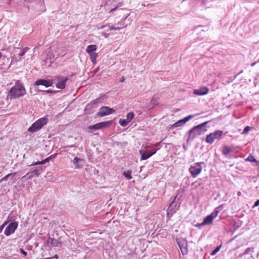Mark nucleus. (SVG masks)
I'll return each instance as SVG.
<instances>
[{
    "label": "nucleus",
    "instance_id": "6e6d98bb",
    "mask_svg": "<svg viewBox=\"0 0 259 259\" xmlns=\"http://www.w3.org/2000/svg\"><path fill=\"white\" fill-rule=\"evenodd\" d=\"M10 178V179H13V178H12V177H10V178Z\"/></svg>",
    "mask_w": 259,
    "mask_h": 259
},
{
    "label": "nucleus",
    "instance_id": "4468645a",
    "mask_svg": "<svg viewBox=\"0 0 259 259\" xmlns=\"http://www.w3.org/2000/svg\"><path fill=\"white\" fill-rule=\"evenodd\" d=\"M209 92V89L206 87H202L198 89L194 90V94L202 96L206 95Z\"/></svg>",
    "mask_w": 259,
    "mask_h": 259
},
{
    "label": "nucleus",
    "instance_id": "3c124183",
    "mask_svg": "<svg viewBox=\"0 0 259 259\" xmlns=\"http://www.w3.org/2000/svg\"><path fill=\"white\" fill-rule=\"evenodd\" d=\"M255 64H256V62H254V63L251 64V66H253Z\"/></svg>",
    "mask_w": 259,
    "mask_h": 259
},
{
    "label": "nucleus",
    "instance_id": "de8ad7c7",
    "mask_svg": "<svg viewBox=\"0 0 259 259\" xmlns=\"http://www.w3.org/2000/svg\"><path fill=\"white\" fill-rule=\"evenodd\" d=\"M237 195L240 196L241 195V192L239 191L238 193H237Z\"/></svg>",
    "mask_w": 259,
    "mask_h": 259
},
{
    "label": "nucleus",
    "instance_id": "7c9ffc66",
    "mask_svg": "<svg viewBox=\"0 0 259 259\" xmlns=\"http://www.w3.org/2000/svg\"><path fill=\"white\" fill-rule=\"evenodd\" d=\"M129 14H128L123 19H122L121 21L118 22L117 23V25H119V27L124 26L125 27L126 26L124 25V20L127 18V17L128 16Z\"/></svg>",
    "mask_w": 259,
    "mask_h": 259
},
{
    "label": "nucleus",
    "instance_id": "864d4df0",
    "mask_svg": "<svg viewBox=\"0 0 259 259\" xmlns=\"http://www.w3.org/2000/svg\"><path fill=\"white\" fill-rule=\"evenodd\" d=\"M2 53L0 52V59L2 58Z\"/></svg>",
    "mask_w": 259,
    "mask_h": 259
},
{
    "label": "nucleus",
    "instance_id": "49530a36",
    "mask_svg": "<svg viewBox=\"0 0 259 259\" xmlns=\"http://www.w3.org/2000/svg\"><path fill=\"white\" fill-rule=\"evenodd\" d=\"M51 258H56V259H58V258H59V256H58V255L56 254V255H55L53 257H51Z\"/></svg>",
    "mask_w": 259,
    "mask_h": 259
},
{
    "label": "nucleus",
    "instance_id": "f257e3e1",
    "mask_svg": "<svg viewBox=\"0 0 259 259\" xmlns=\"http://www.w3.org/2000/svg\"><path fill=\"white\" fill-rule=\"evenodd\" d=\"M9 94L11 99H17L26 94V90L23 84L19 80H17L10 90Z\"/></svg>",
    "mask_w": 259,
    "mask_h": 259
},
{
    "label": "nucleus",
    "instance_id": "f3484780",
    "mask_svg": "<svg viewBox=\"0 0 259 259\" xmlns=\"http://www.w3.org/2000/svg\"><path fill=\"white\" fill-rule=\"evenodd\" d=\"M140 153H141V159L142 160H146L149 157H150L152 155L151 152L149 151H146L142 153V151H140Z\"/></svg>",
    "mask_w": 259,
    "mask_h": 259
},
{
    "label": "nucleus",
    "instance_id": "5701e85b",
    "mask_svg": "<svg viewBox=\"0 0 259 259\" xmlns=\"http://www.w3.org/2000/svg\"><path fill=\"white\" fill-rule=\"evenodd\" d=\"M16 174V172L14 173H10L5 176L4 177L2 178L0 180V183L2 181H7L9 179L10 177H12V178H14V176Z\"/></svg>",
    "mask_w": 259,
    "mask_h": 259
},
{
    "label": "nucleus",
    "instance_id": "1a4fd4ad",
    "mask_svg": "<svg viewBox=\"0 0 259 259\" xmlns=\"http://www.w3.org/2000/svg\"><path fill=\"white\" fill-rule=\"evenodd\" d=\"M115 112V110L113 108H111L107 106H103L100 108L99 112L97 113V115L103 117L112 114Z\"/></svg>",
    "mask_w": 259,
    "mask_h": 259
},
{
    "label": "nucleus",
    "instance_id": "473e14b6",
    "mask_svg": "<svg viewBox=\"0 0 259 259\" xmlns=\"http://www.w3.org/2000/svg\"><path fill=\"white\" fill-rule=\"evenodd\" d=\"M221 246L217 247L210 253L211 255H215L220 249Z\"/></svg>",
    "mask_w": 259,
    "mask_h": 259
},
{
    "label": "nucleus",
    "instance_id": "a18cd8bd",
    "mask_svg": "<svg viewBox=\"0 0 259 259\" xmlns=\"http://www.w3.org/2000/svg\"><path fill=\"white\" fill-rule=\"evenodd\" d=\"M125 80V78L124 76H122L120 79V82H122Z\"/></svg>",
    "mask_w": 259,
    "mask_h": 259
},
{
    "label": "nucleus",
    "instance_id": "412c9836",
    "mask_svg": "<svg viewBox=\"0 0 259 259\" xmlns=\"http://www.w3.org/2000/svg\"><path fill=\"white\" fill-rule=\"evenodd\" d=\"M231 149L226 146H224L222 147V152L225 156H227L229 153L231 152Z\"/></svg>",
    "mask_w": 259,
    "mask_h": 259
},
{
    "label": "nucleus",
    "instance_id": "9b49d317",
    "mask_svg": "<svg viewBox=\"0 0 259 259\" xmlns=\"http://www.w3.org/2000/svg\"><path fill=\"white\" fill-rule=\"evenodd\" d=\"M110 121L101 122L93 125L88 126V128L90 130H98L106 127L110 125Z\"/></svg>",
    "mask_w": 259,
    "mask_h": 259
},
{
    "label": "nucleus",
    "instance_id": "a211bd4d",
    "mask_svg": "<svg viewBox=\"0 0 259 259\" xmlns=\"http://www.w3.org/2000/svg\"><path fill=\"white\" fill-rule=\"evenodd\" d=\"M158 96L156 95H155L150 101V104L152 105V106L150 107L149 108L151 109L153 107L154 105H157L158 104Z\"/></svg>",
    "mask_w": 259,
    "mask_h": 259
},
{
    "label": "nucleus",
    "instance_id": "39448f33",
    "mask_svg": "<svg viewBox=\"0 0 259 259\" xmlns=\"http://www.w3.org/2000/svg\"><path fill=\"white\" fill-rule=\"evenodd\" d=\"M203 163V162H196L190 167L189 171L193 178H196L201 172V164Z\"/></svg>",
    "mask_w": 259,
    "mask_h": 259
},
{
    "label": "nucleus",
    "instance_id": "9d476101",
    "mask_svg": "<svg viewBox=\"0 0 259 259\" xmlns=\"http://www.w3.org/2000/svg\"><path fill=\"white\" fill-rule=\"evenodd\" d=\"M18 225V224L16 222H12L10 223L5 230V234L7 236H9L11 234L14 233L16 229L17 228Z\"/></svg>",
    "mask_w": 259,
    "mask_h": 259
},
{
    "label": "nucleus",
    "instance_id": "5fc2aeb1",
    "mask_svg": "<svg viewBox=\"0 0 259 259\" xmlns=\"http://www.w3.org/2000/svg\"><path fill=\"white\" fill-rule=\"evenodd\" d=\"M198 224H197V225H196V226H197V227H200V226H202V225H198Z\"/></svg>",
    "mask_w": 259,
    "mask_h": 259
},
{
    "label": "nucleus",
    "instance_id": "72a5a7b5",
    "mask_svg": "<svg viewBox=\"0 0 259 259\" xmlns=\"http://www.w3.org/2000/svg\"><path fill=\"white\" fill-rule=\"evenodd\" d=\"M52 239L53 238H51V237L49 238L45 242V244L48 246L49 247H52V243H51V241L52 240Z\"/></svg>",
    "mask_w": 259,
    "mask_h": 259
},
{
    "label": "nucleus",
    "instance_id": "393cba45",
    "mask_svg": "<svg viewBox=\"0 0 259 259\" xmlns=\"http://www.w3.org/2000/svg\"><path fill=\"white\" fill-rule=\"evenodd\" d=\"M82 160L79 158H78L77 157H75L73 159V163L75 165V168L77 169V168H79L80 167V166L79 165V164H78V163L80 161H82Z\"/></svg>",
    "mask_w": 259,
    "mask_h": 259
},
{
    "label": "nucleus",
    "instance_id": "ddd939ff",
    "mask_svg": "<svg viewBox=\"0 0 259 259\" xmlns=\"http://www.w3.org/2000/svg\"><path fill=\"white\" fill-rule=\"evenodd\" d=\"M53 79H37L35 82L34 85H44L46 88L51 87L53 84Z\"/></svg>",
    "mask_w": 259,
    "mask_h": 259
},
{
    "label": "nucleus",
    "instance_id": "2eb2a0df",
    "mask_svg": "<svg viewBox=\"0 0 259 259\" xmlns=\"http://www.w3.org/2000/svg\"><path fill=\"white\" fill-rule=\"evenodd\" d=\"M41 167H39L37 168H35L33 170H30L29 172L26 174V175H29V174H33V176L35 175L38 177L41 172Z\"/></svg>",
    "mask_w": 259,
    "mask_h": 259
},
{
    "label": "nucleus",
    "instance_id": "20e7f679",
    "mask_svg": "<svg viewBox=\"0 0 259 259\" xmlns=\"http://www.w3.org/2000/svg\"><path fill=\"white\" fill-rule=\"evenodd\" d=\"M223 132L221 130H217L208 135L206 138V142L212 144L215 140H219L222 138Z\"/></svg>",
    "mask_w": 259,
    "mask_h": 259
},
{
    "label": "nucleus",
    "instance_id": "c85d7f7f",
    "mask_svg": "<svg viewBox=\"0 0 259 259\" xmlns=\"http://www.w3.org/2000/svg\"><path fill=\"white\" fill-rule=\"evenodd\" d=\"M123 175L125 177V178L127 180H131L132 178V176L131 175V171H130L124 172Z\"/></svg>",
    "mask_w": 259,
    "mask_h": 259
},
{
    "label": "nucleus",
    "instance_id": "7ed1b4c3",
    "mask_svg": "<svg viewBox=\"0 0 259 259\" xmlns=\"http://www.w3.org/2000/svg\"><path fill=\"white\" fill-rule=\"evenodd\" d=\"M48 118L46 117L38 119L28 128V132L34 133L40 130L48 122Z\"/></svg>",
    "mask_w": 259,
    "mask_h": 259
},
{
    "label": "nucleus",
    "instance_id": "58836bf2",
    "mask_svg": "<svg viewBox=\"0 0 259 259\" xmlns=\"http://www.w3.org/2000/svg\"><path fill=\"white\" fill-rule=\"evenodd\" d=\"M8 224V222H5L2 225L0 226V233L2 232L6 225Z\"/></svg>",
    "mask_w": 259,
    "mask_h": 259
},
{
    "label": "nucleus",
    "instance_id": "aec40b11",
    "mask_svg": "<svg viewBox=\"0 0 259 259\" xmlns=\"http://www.w3.org/2000/svg\"><path fill=\"white\" fill-rule=\"evenodd\" d=\"M176 205H174V201H172L169 205L168 209L167 211L168 213L171 214L176 211V209L174 208V206L176 207Z\"/></svg>",
    "mask_w": 259,
    "mask_h": 259
},
{
    "label": "nucleus",
    "instance_id": "f704fd0d",
    "mask_svg": "<svg viewBox=\"0 0 259 259\" xmlns=\"http://www.w3.org/2000/svg\"><path fill=\"white\" fill-rule=\"evenodd\" d=\"M122 6V3H120L118 4V5L115 7L113 9H112L110 10V13H112L113 12H114L115 11H116L117 10V9L118 8V7H120Z\"/></svg>",
    "mask_w": 259,
    "mask_h": 259
},
{
    "label": "nucleus",
    "instance_id": "6e6552de",
    "mask_svg": "<svg viewBox=\"0 0 259 259\" xmlns=\"http://www.w3.org/2000/svg\"><path fill=\"white\" fill-rule=\"evenodd\" d=\"M177 242L183 255L186 254L188 252L187 241L183 238H180L177 239Z\"/></svg>",
    "mask_w": 259,
    "mask_h": 259
},
{
    "label": "nucleus",
    "instance_id": "c03bdc74",
    "mask_svg": "<svg viewBox=\"0 0 259 259\" xmlns=\"http://www.w3.org/2000/svg\"><path fill=\"white\" fill-rule=\"evenodd\" d=\"M102 35L104 36L105 37L107 38L109 36V34L108 33H103L102 34Z\"/></svg>",
    "mask_w": 259,
    "mask_h": 259
},
{
    "label": "nucleus",
    "instance_id": "4be33fe9",
    "mask_svg": "<svg viewBox=\"0 0 259 259\" xmlns=\"http://www.w3.org/2000/svg\"><path fill=\"white\" fill-rule=\"evenodd\" d=\"M28 50V48L27 47L21 50V52L19 53V58L17 60V61H20L21 60V57L25 55V54L27 52Z\"/></svg>",
    "mask_w": 259,
    "mask_h": 259
},
{
    "label": "nucleus",
    "instance_id": "6ab92c4d",
    "mask_svg": "<svg viewBox=\"0 0 259 259\" xmlns=\"http://www.w3.org/2000/svg\"><path fill=\"white\" fill-rule=\"evenodd\" d=\"M52 243V247H60L62 245V243L59 240L53 238L51 241Z\"/></svg>",
    "mask_w": 259,
    "mask_h": 259
},
{
    "label": "nucleus",
    "instance_id": "a878e982",
    "mask_svg": "<svg viewBox=\"0 0 259 259\" xmlns=\"http://www.w3.org/2000/svg\"><path fill=\"white\" fill-rule=\"evenodd\" d=\"M49 158H46L45 159L42 160L41 161L34 162L32 164H31L30 165H39V164H44L46 162H49Z\"/></svg>",
    "mask_w": 259,
    "mask_h": 259
},
{
    "label": "nucleus",
    "instance_id": "cd10ccee",
    "mask_svg": "<svg viewBox=\"0 0 259 259\" xmlns=\"http://www.w3.org/2000/svg\"><path fill=\"white\" fill-rule=\"evenodd\" d=\"M100 102V99L99 98H97L93 101H92L90 104H89L88 105V106H93V107H97V106H95V105H96L97 104H98L99 102Z\"/></svg>",
    "mask_w": 259,
    "mask_h": 259
},
{
    "label": "nucleus",
    "instance_id": "c9c22d12",
    "mask_svg": "<svg viewBox=\"0 0 259 259\" xmlns=\"http://www.w3.org/2000/svg\"><path fill=\"white\" fill-rule=\"evenodd\" d=\"M247 160H248L249 161H251V162H253V161H255V158L252 156V155H249L246 159Z\"/></svg>",
    "mask_w": 259,
    "mask_h": 259
},
{
    "label": "nucleus",
    "instance_id": "ea45409f",
    "mask_svg": "<svg viewBox=\"0 0 259 259\" xmlns=\"http://www.w3.org/2000/svg\"><path fill=\"white\" fill-rule=\"evenodd\" d=\"M258 205H259V199L255 202L254 204H253V205L252 206V207L253 208L255 207H257Z\"/></svg>",
    "mask_w": 259,
    "mask_h": 259
},
{
    "label": "nucleus",
    "instance_id": "f03ea898",
    "mask_svg": "<svg viewBox=\"0 0 259 259\" xmlns=\"http://www.w3.org/2000/svg\"><path fill=\"white\" fill-rule=\"evenodd\" d=\"M207 122H203L193 127L189 132V140H193L196 137L204 134L206 131L205 126Z\"/></svg>",
    "mask_w": 259,
    "mask_h": 259
},
{
    "label": "nucleus",
    "instance_id": "a19ab883",
    "mask_svg": "<svg viewBox=\"0 0 259 259\" xmlns=\"http://www.w3.org/2000/svg\"><path fill=\"white\" fill-rule=\"evenodd\" d=\"M20 252L25 255H26L27 254V252L22 248L20 249Z\"/></svg>",
    "mask_w": 259,
    "mask_h": 259
},
{
    "label": "nucleus",
    "instance_id": "603ef678",
    "mask_svg": "<svg viewBox=\"0 0 259 259\" xmlns=\"http://www.w3.org/2000/svg\"><path fill=\"white\" fill-rule=\"evenodd\" d=\"M160 143H156L155 146H158L159 145Z\"/></svg>",
    "mask_w": 259,
    "mask_h": 259
},
{
    "label": "nucleus",
    "instance_id": "79ce46f5",
    "mask_svg": "<svg viewBox=\"0 0 259 259\" xmlns=\"http://www.w3.org/2000/svg\"><path fill=\"white\" fill-rule=\"evenodd\" d=\"M250 248H246V250H245V251L244 252V253H243V255L247 254L248 253V252L250 251Z\"/></svg>",
    "mask_w": 259,
    "mask_h": 259
},
{
    "label": "nucleus",
    "instance_id": "e433bc0d",
    "mask_svg": "<svg viewBox=\"0 0 259 259\" xmlns=\"http://www.w3.org/2000/svg\"><path fill=\"white\" fill-rule=\"evenodd\" d=\"M33 175L29 174V175H26V174L22 177V179H25L27 177V180H30L33 177Z\"/></svg>",
    "mask_w": 259,
    "mask_h": 259
},
{
    "label": "nucleus",
    "instance_id": "bb28decb",
    "mask_svg": "<svg viewBox=\"0 0 259 259\" xmlns=\"http://www.w3.org/2000/svg\"><path fill=\"white\" fill-rule=\"evenodd\" d=\"M119 123L122 126H125L129 123V122L126 119H120L119 120Z\"/></svg>",
    "mask_w": 259,
    "mask_h": 259
},
{
    "label": "nucleus",
    "instance_id": "423d86ee",
    "mask_svg": "<svg viewBox=\"0 0 259 259\" xmlns=\"http://www.w3.org/2000/svg\"><path fill=\"white\" fill-rule=\"evenodd\" d=\"M68 78L66 76H56L53 78V83L59 89H64L66 87V82Z\"/></svg>",
    "mask_w": 259,
    "mask_h": 259
},
{
    "label": "nucleus",
    "instance_id": "b1692460",
    "mask_svg": "<svg viewBox=\"0 0 259 259\" xmlns=\"http://www.w3.org/2000/svg\"><path fill=\"white\" fill-rule=\"evenodd\" d=\"M135 114L133 112L128 113L126 116V119L130 123L134 118Z\"/></svg>",
    "mask_w": 259,
    "mask_h": 259
},
{
    "label": "nucleus",
    "instance_id": "2f4dec72",
    "mask_svg": "<svg viewBox=\"0 0 259 259\" xmlns=\"http://www.w3.org/2000/svg\"><path fill=\"white\" fill-rule=\"evenodd\" d=\"M123 28H124V26H122V27L110 26L108 28V30H120L121 29H122Z\"/></svg>",
    "mask_w": 259,
    "mask_h": 259
},
{
    "label": "nucleus",
    "instance_id": "4c0bfd02",
    "mask_svg": "<svg viewBox=\"0 0 259 259\" xmlns=\"http://www.w3.org/2000/svg\"><path fill=\"white\" fill-rule=\"evenodd\" d=\"M250 128L251 127L250 126H246L243 131V134L247 133L250 131Z\"/></svg>",
    "mask_w": 259,
    "mask_h": 259
},
{
    "label": "nucleus",
    "instance_id": "09e8293b",
    "mask_svg": "<svg viewBox=\"0 0 259 259\" xmlns=\"http://www.w3.org/2000/svg\"><path fill=\"white\" fill-rule=\"evenodd\" d=\"M46 92H47L48 93H51L53 92V91L52 90H48L46 91Z\"/></svg>",
    "mask_w": 259,
    "mask_h": 259
},
{
    "label": "nucleus",
    "instance_id": "c756f323",
    "mask_svg": "<svg viewBox=\"0 0 259 259\" xmlns=\"http://www.w3.org/2000/svg\"><path fill=\"white\" fill-rule=\"evenodd\" d=\"M91 61L94 62L97 57V54L96 53H91L89 54Z\"/></svg>",
    "mask_w": 259,
    "mask_h": 259
},
{
    "label": "nucleus",
    "instance_id": "dca6fc26",
    "mask_svg": "<svg viewBox=\"0 0 259 259\" xmlns=\"http://www.w3.org/2000/svg\"><path fill=\"white\" fill-rule=\"evenodd\" d=\"M97 46L95 45H91L88 46L86 49V52L89 54L95 53V51L97 50Z\"/></svg>",
    "mask_w": 259,
    "mask_h": 259
},
{
    "label": "nucleus",
    "instance_id": "0eeeda50",
    "mask_svg": "<svg viewBox=\"0 0 259 259\" xmlns=\"http://www.w3.org/2000/svg\"><path fill=\"white\" fill-rule=\"evenodd\" d=\"M219 208L220 206L217 207L210 215L204 218L202 223L198 224V225H207L211 224L213 219L217 217L219 212Z\"/></svg>",
    "mask_w": 259,
    "mask_h": 259
},
{
    "label": "nucleus",
    "instance_id": "37998d69",
    "mask_svg": "<svg viewBox=\"0 0 259 259\" xmlns=\"http://www.w3.org/2000/svg\"><path fill=\"white\" fill-rule=\"evenodd\" d=\"M157 150H158L157 149H155V150H153L152 152H151V154H152V155L155 154L156 153Z\"/></svg>",
    "mask_w": 259,
    "mask_h": 259
},
{
    "label": "nucleus",
    "instance_id": "f8f14e48",
    "mask_svg": "<svg viewBox=\"0 0 259 259\" xmlns=\"http://www.w3.org/2000/svg\"><path fill=\"white\" fill-rule=\"evenodd\" d=\"M195 115H190L183 119L179 120L177 122H175L172 125V127H178L183 126L187 122H188L189 120L193 118Z\"/></svg>",
    "mask_w": 259,
    "mask_h": 259
},
{
    "label": "nucleus",
    "instance_id": "8fccbe9b",
    "mask_svg": "<svg viewBox=\"0 0 259 259\" xmlns=\"http://www.w3.org/2000/svg\"><path fill=\"white\" fill-rule=\"evenodd\" d=\"M106 27L105 25H103L101 27L99 28V29H103Z\"/></svg>",
    "mask_w": 259,
    "mask_h": 259
}]
</instances>
